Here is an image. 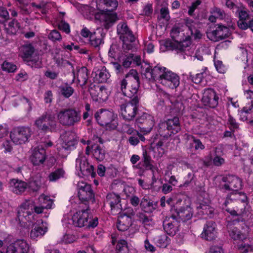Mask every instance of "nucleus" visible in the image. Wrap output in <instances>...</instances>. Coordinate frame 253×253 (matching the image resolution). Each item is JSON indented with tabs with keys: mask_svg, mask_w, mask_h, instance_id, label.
Segmentation results:
<instances>
[{
	"mask_svg": "<svg viewBox=\"0 0 253 253\" xmlns=\"http://www.w3.org/2000/svg\"><path fill=\"white\" fill-rule=\"evenodd\" d=\"M121 89L122 93L118 92L114 97L115 104L120 107V109L126 104L128 100L126 97L131 98L137 95L140 86L138 74L136 70H130L125 75V78L120 82Z\"/></svg>",
	"mask_w": 253,
	"mask_h": 253,
	"instance_id": "obj_1",
	"label": "nucleus"
},
{
	"mask_svg": "<svg viewBox=\"0 0 253 253\" xmlns=\"http://www.w3.org/2000/svg\"><path fill=\"white\" fill-rule=\"evenodd\" d=\"M97 5L104 6L107 10L96 9V23L98 22L105 29H109L118 20L117 14L111 11L116 9L118 6L117 0H96Z\"/></svg>",
	"mask_w": 253,
	"mask_h": 253,
	"instance_id": "obj_2",
	"label": "nucleus"
},
{
	"mask_svg": "<svg viewBox=\"0 0 253 253\" xmlns=\"http://www.w3.org/2000/svg\"><path fill=\"white\" fill-rule=\"evenodd\" d=\"M248 204L246 195L237 192L229 194L224 203L225 211L233 216H239L245 212Z\"/></svg>",
	"mask_w": 253,
	"mask_h": 253,
	"instance_id": "obj_3",
	"label": "nucleus"
},
{
	"mask_svg": "<svg viewBox=\"0 0 253 253\" xmlns=\"http://www.w3.org/2000/svg\"><path fill=\"white\" fill-rule=\"evenodd\" d=\"M59 123L63 126H71L78 123L81 119L80 112L74 109H63L57 114Z\"/></svg>",
	"mask_w": 253,
	"mask_h": 253,
	"instance_id": "obj_4",
	"label": "nucleus"
},
{
	"mask_svg": "<svg viewBox=\"0 0 253 253\" xmlns=\"http://www.w3.org/2000/svg\"><path fill=\"white\" fill-rule=\"evenodd\" d=\"M35 125L39 129L45 132L54 130L57 126L55 115L51 111H47L35 121Z\"/></svg>",
	"mask_w": 253,
	"mask_h": 253,
	"instance_id": "obj_5",
	"label": "nucleus"
},
{
	"mask_svg": "<svg viewBox=\"0 0 253 253\" xmlns=\"http://www.w3.org/2000/svg\"><path fill=\"white\" fill-rule=\"evenodd\" d=\"M32 134L31 127L19 126L12 129L10 137L12 141L16 145H21L29 141Z\"/></svg>",
	"mask_w": 253,
	"mask_h": 253,
	"instance_id": "obj_6",
	"label": "nucleus"
},
{
	"mask_svg": "<svg viewBox=\"0 0 253 253\" xmlns=\"http://www.w3.org/2000/svg\"><path fill=\"white\" fill-rule=\"evenodd\" d=\"M115 118L114 113L107 109H100L96 112V121L98 124L110 129H115L118 126Z\"/></svg>",
	"mask_w": 253,
	"mask_h": 253,
	"instance_id": "obj_7",
	"label": "nucleus"
},
{
	"mask_svg": "<svg viewBox=\"0 0 253 253\" xmlns=\"http://www.w3.org/2000/svg\"><path fill=\"white\" fill-rule=\"evenodd\" d=\"M139 98L136 95L121 109L123 118L127 121L132 120L136 116L138 109Z\"/></svg>",
	"mask_w": 253,
	"mask_h": 253,
	"instance_id": "obj_8",
	"label": "nucleus"
},
{
	"mask_svg": "<svg viewBox=\"0 0 253 253\" xmlns=\"http://www.w3.org/2000/svg\"><path fill=\"white\" fill-rule=\"evenodd\" d=\"M76 168L83 175L95 177L93 164L89 160V158H85L83 156H79L76 161Z\"/></svg>",
	"mask_w": 253,
	"mask_h": 253,
	"instance_id": "obj_9",
	"label": "nucleus"
},
{
	"mask_svg": "<svg viewBox=\"0 0 253 253\" xmlns=\"http://www.w3.org/2000/svg\"><path fill=\"white\" fill-rule=\"evenodd\" d=\"M171 37L189 52L188 47L191 44V38L189 35L185 36L179 27H174L171 30Z\"/></svg>",
	"mask_w": 253,
	"mask_h": 253,
	"instance_id": "obj_10",
	"label": "nucleus"
},
{
	"mask_svg": "<svg viewBox=\"0 0 253 253\" xmlns=\"http://www.w3.org/2000/svg\"><path fill=\"white\" fill-rule=\"evenodd\" d=\"M231 32L229 29L225 26L218 24L215 30L208 31L207 32V37L211 41L217 42L229 37Z\"/></svg>",
	"mask_w": 253,
	"mask_h": 253,
	"instance_id": "obj_11",
	"label": "nucleus"
},
{
	"mask_svg": "<svg viewBox=\"0 0 253 253\" xmlns=\"http://www.w3.org/2000/svg\"><path fill=\"white\" fill-rule=\"evenodd\" d=\"M78 197L82 202L92 200L93 203L94 194L90 184L83 181L78 182L77 184Z\"/></svg>",
	"mask_w": 253,
	"mask_h": 253,
	"instance_id": "obj_12",
	"label": "nucleus"
},
{
	"mask_svg": "<svg viewBox=\"0 0 253 253\" xmlns=\"http://www.w3.org/2000/svg\"><path fill=\"white\" fill-rule=\"evenodd\" d=\"M153 118L147 113H143L135 121V126H137L141 131L146 133L150 132L154 126Z\"/></svg>",
	"mask_w": 253,
	"mask_h": 253,
	"instance_id": "obj_13",
	"label": "nucleus"
},
{
	"mask_svg": "<svg viewBox=\"0 0 253 253\" xmlns=\"http://www.w3.org/2000/svg\"><path fill=\"white\" fill-rule=\"evenodd\" d=\"M222 181L225 182V184L221 185V188L225 190L237 191L242 186L241 179L235 175H228L224 176L222 178Z\"/></svg>",
	"mask_w": 253,
	"mask_h": 253,
	"instance_id": "obj_14",
	"label": "nucleus"
},
{
	"mask_svg": "<svg viewBox=\"0 0 253 253\" xmlns=\"http://www.w3.org/2000/svg\"><path fill=\"white\" fill-rule=\"evenodd\" d=\"M32 207V201L30 200H26L19 206L17 211V217L20 222L25 223L27 221H31L30 216L33 213L32 210H31Z\"/></svg>",
	"mask_w": 253,
	"mask_h": 253,
	"instance_id": "obj_15",
	"label": "nucleus"
},
{
	"mask_svg": "<svg viewBox=\"0 0 253 253\" xmlns=\"http://www.w3.org/2000/svg\"><path fill=\"white\" fill-rule=\"evenodd\" d=\"M160 83L170 89L177 88L180 84V78L175 73L167 69Z\"/></svg>",
	"mask_w": 253,
	"mask_h": 253,
	"instance_id": "obj_16",
	"label": "nucleus"
},
{
	"mask_svg": "<svg viewBox=\"0 0 253 253\" xmlns=\"http://www.w3.org/2000/svg\"><path fill=\"white\" fill-rule=\"evenodd\" d=\"M219 97L214 90L211 88L205 89L202 101L205 106L215 108L218 104Z\"/></svg>",
	"mask_w": 253,
	"mask_h": 253,
	"instance_id": "obj_17",
	"label": "nucleus"
},
{
	"mask_svg": "<svg viewBox=\"0 0 253 253\" xmlns=\"http://www.w3.org/2000/svg\"><path fill=\"white\" fill-rule=\"evenodd\" d=\"M53 204V201L48 196L43 195H41L39 198V204L35 205V202L32 201V208L31 210H33L37 214H40L43 212L44 209H51Z\"/></svg>",
	"mask_w": 253,
	"mask_h": 253,
	"instance_id": "obj_18",
	"label": "nucleus"
},
{
	"mask_svg": "<svg viewBox=\"0 0 253 253\" xmlns=\"http://www.w3.org/2000/svg\"><path fill=\"white\" fill-rule=\"evenodd\" d=\"M29 245L24 240H17L10 244L5 253H28Z\"/></svg>",
	"mask_w": 253,
	"mask_h": 253,
	"instance_id": "obj_19",
	"label": "nucleus"
},
{
	"mask_svg": "<svg viewBox=\"0 0 253 253\" xmlns=\"http://www.w3.org/2000/svg\"><path fill=\"white\" fill-rule=\"evenodd\" d=\"M176 214H173L172 216L178 221L185 222L191 218L193 216V211L190 207L186 206L180 208H176L174 209Z\"/></svg>",
	"mask_w": 253,
	"mask_h": 253,
	"instance_id": "obj_20",
	"label": "nucleus"
},
{
	"mask_svg": "<svg viewBox=\"0 0 253 253\" xmlns=\"http://www.w3.org/2000/svg\"><path fill=\"white\" fill-rule=\"evenodd\" d=\"M120 202V197L115 193L108 194L106 196V204L109 205L111 210L116 212L120 213L122 211Z\"/></svg>",
	"mask_w": 253,
	"mask_h": 253,
	"instance_id": "obj_21",
	"label": "nucleus"
},
{
	"mask_svg": "<svg viewBox=\"0 0 253 253\" xmlns=\"http://www.w3.org/2000/svg\"><path fill=\"white\" fill-rule=\"evenodd\" d=\"M178 222L172 215L163 221L165 231L170 236H174L178 230Z\"/></svg>",
	"mask_w": 253,
	"mask_h": 253,
	"instance_id": "obj_22",
	"label": "nucleus"
},
{
	"mask_svg": "<svg viewBox=\"0 0 253 253\" xmlns=\"http://www.w3.org/2000/svg\"><path fill=\"white\" fill-rule=\"evenodd\" d=\"M117 33L120 36V39L121 40H126V39L128 38L131 42L135 41V37L125 23H120L118 25Z\"/></svg>",
	"mask_w": 253,
	"mask_h": 253,
	"instance_id": "obj_23",
	"label": "nucleus"
},
{
	"mask_svg": "<svg viewBox=\"0 0 253 253\" xmlns=\"http://www.w3.org/2000/svg\"><path fill=\"white\" fill-rule=\"evenodd\" d=\"M216 224L213 221H207L204 227L203 232L202 233L203 238L208 241L213 240L216 236Z\"/></svg>",
	"mask_w": 253,
	"mask_h": 253,
	"instance_id": "obj_24",
	"label": "nucleus"
},
{
	"mask_svg": "<svg viewBox=\"0 0 253 253\" xmlns=\"http://www.w3.org/2000/svg\"><path fill=\"white\" fill-rule=\"evenodd\" d=\"M88 208L85 210L77 211L72 216L73 224L76 227H82L87 221V211Z\"/></svg>",
	"mask_w": 253,
	"mask_h": 253,
	"instance_id": "obj_25",
	"label": "nucleus"
},
{
	"mask_svg": "<svg viewBox=\"0 0 253 253\" xmlns=\"http://www.w3.org/2000/svg\"><path fill=\"white\" fill-rule=\"evenodd\" d=\"M63 141L62 146L66 150L70 149L76 144L75 134L72 131H66L61 135Z\"/></svg>",
	"mask_w": 253,
	"mask_h": 253,
	"instance_id": "obj_26",
	"label": "nucleus"
},
{
	"mask_svg": "<svg viewBox=\"0 0 253 253\" xmlns=\"http://www.w3.org/2000/svg\"><path fill=\"white\" fill-rule=\"evenodd\" d=\"M27 188V183L21 180L12 179L9 181L10 190L16 194H21L25 191Z\"/></svg>",
	"mask_w": 253,
	"mask_h": 253,
	"instance_id": "obj_27",
	"label": "nucleus"
},
{
	"mask_svg": "<svg viewBox=\"0 0 253 253\" xmlns=\"http://www.w3.org/2000/svg\"><path fill=\"white\" fill-rule=\"evenodd\" d=\"M45 158V150L44 149L38 147L34 149L31 160L34 165H39L43 163Z\"/></svg>",
	"mask_w": 253,
	"mask_h": 253,
	"instance_id": "obj_28",
	"label": "nucleus"
},
{
	"mask_svg": "<svg viewBox=\"0 0 253 253\" xmlns=\"http://www.w3.org/2000/svg\"><path fill=\"white\" fill-rule=\"evenodd\" d=\"M132 219L130 216L126 214L118 217L117 227L119 231H125L132 225Z\"/></svg>",
	"mask_w": 253,
	"mask_h": 253,
	"instance_id": "obj_29",
	"label": "nucleus"
},
{
	"mask_svg": "<svg viewBox=\"0 0 253 253\" xmlns=\"http://www.w3.org/2000/svg\"><path fill=\"white\" fill-rule=\"evenodd\" d=\"M142 210L148 213L154 211L158 207V202L150 200L148 197H144L140 203Z\"/></svg>",
	"mask_w": 253,
	"mask_h": 253,
	"instance_id": "obj_30",
	"label": "nucleus"
},
{
	"mask_svg": "<svg viewBox=\"0 0 253 253\" xmlns=\"http://www.w3.org/2000/svg\"><path fill=\"white\" fill-rule=\"evenodd\" d=\"M227 228L230 237L234 240H243L246 238V235L232 223H228Z\"/></svg>",
	"mask_w": 253,
	"mask_h": 253,
	"instance_id": "obj_31",
	"label": "nucleus"
},
{
	"mask_svg": "<svg viewBox=\"0 0 253 253\" xmlns=\"http://www.w3.org/2000/svg\"><path fill=\"white\" fill-rule=\"evenodd\" d=\"M184 24L190 31L191 35L193 36L195 39H200L202 37V34L197 29V23L191 19H184Z\"/></svg>",
	"mask_w": 253,
	"mask_h": 253,
	"instance_id": "obj_32",
	"label": "nucleus"
},
{
	"mask_svg": "<svg viewBox=\"0 0 253 253\" xmlns=\"http://www.w3.org/2000/svg\"><path fill=\"white\" fill-rule=\"evenodd\" d=\"M164 45L165 46L167 50H175L178 53H184L185 54H187V51L182 47L178 42H173L169 39H167L164 42Z\"/></svg>",
	"mask_w": 253,
	"mask_h": 253,
	"instance_id": "obj_33",
	"label": "nucleus"
},
{
	"mask_svg": "<svg viewBox=\"0 0 253 253\" xmlns=\"http://www.w3.org/2000/svg\"><path fill=\"white\" fill-rule=\"evenodd\" d=\"M236 13H238L239 20L238 21V26L242 30H246L249 28L248 22L246 20L249 17L248 13L245 10H239V8Z\"/></svg>",
	"mask_w": 253,
	"mask_h": 253,
	"instance_id": "obj_34",
	"label": "nucleus"
},
{
	"mask_svg": "<svg viewBox=\"0 0 253 253\" xmlns=\"http://www.w3.org/2000/svg\"><path fill=\"white\" fill-rule=\"evenodd\" d=\"M166 122L169 126V130H170L171 134H176L181 130L179 120L177 117L169 119L166 121Z\"/></svg>",
	"mask_w": 253,
	"mask_h": 253,
	"instance_id": "obj_35",
	"label": "nucleus"
},
{
	"mask_svg": "<svg viewBox=\"0 0 253 253\" xmlns=\"http://www.w3.org/2000/svg\"><path fill=\"white\" fill-rule=\"evenodd\" d=\"M20 24L18 21L13 19L10 21L7 26L4 25V30L8 35H14L20 29Z\"/></svg>",
	"mask_w": 253,
	"mask_h": 253,
	"instance_id": "obj_36",
	"label": "nucleus"
},
{
	"mask_svg": "<svg viewBox=\"0 0 253 253\" xmlns=\"http://www.w3.org/2000/svg\"><path fill=\"white\" fill-rule=\"evenodd\" d=\"M167 69H168L165 67L159 66H155L152 69V81L159 80L160 82H161Z\"/></svg>",
	"mask_w": 253,
	"mask_h": 253,
	"instance_id": "obj_37",
	"label": "nucleus"
},
{
	"mask_svg": "<svg viewBox=\"0 0 253 253\" xmlns=\"http://www.w3.org/2000/svg\"><path fill=\"white\" fill-rule=\"evenodd\" d=\"M43 181L41 175L38 174L29 182V187L33 191L37 192L40 189Z\"/></svg>",
	"mask_w": 253,
	"mask_h": 253,
	"instance_id": "obj_38",
	"label": "nucleus"
},
{
	"mask_svg": "<svg viewBox=\"0 0 253 253\" xmlns=\"http://www.w3.org/2000/svg\"><path fill=\"white\" fill-rule=\"evenodd\" d=\"M77 76V80L80 85L81 86L84 85L87 80V69L84 67H83L79 69L78 71Z\"/></svg>",
	"mask_w": 253,
	"mask_h": 253,
	"instance_id": "obj_39",
	"label": "nucleus"
},
{
	"mask_svg": "<svg viewBox=\"0 0 253 253\" xmlns=\"http://www.w3.org/2000/svg\"><path fill=\"white\" fill-rule=\"evenodd\" d=\"M141 72L147 80L152 81V68L149 64L143 63L141 66Z\"/></svg>",
	"mask_w": 253,
	"mask_h": 253,
	"instance_id": "obj_40",
	"label": "nucleus"
},
{
	"mask_svg": "<svg viewBox=\"0 0 253 253\" xmlns=\"http://www.w3.org/2000/svg\"><path fill=\"white\" fill-rule=\"evenodd\" d=\"M154 241L160 247L166 248L169 244V238L165 233L157 236L154 238Z\"/></svg>",
	"mask_w": 253,
	"mask_h": 253,
	"instance_id": "obj_41",
	"label": "nucleus"
},
{
	"mask_svg": "<svg viewBox=\"0 0 253 253\" xmlns=\"http://www.w3.org/2000/svg\"><path fill=\"white\" fill-rule=\"evenodd\" d=\"M109 77L110 74L104 67L101 70H98L97 73H96V80L98 83L106 82Z\"/></svg>",
	"mask_w": 253,
	"mask_h": 253,
	"instance_id": "obj_42",
	"label": "nucleus"
},
{
	"mask_svg": "<svg viewBox=\"0 0 253 253\" xmlns=\"http://www.w3.org/2000/svg\"><path fill=\"white\" fill-rule=\"evenodd\" d=\"M158 132L160 135L164 137L168 138L171 135L169 126L166 121L161 122L159 125Z\"/></svg>",
	"mask_w": 253,
	"mask_h": 253,
	"instance_id": "obj_43",
	"label": "nucleus"
},
{
	"mask_svg": "<svg viewBox=\"0 0 253 253\" xmlns=\"http://www.w3.org/2000/svg\"><path fill=\"white\" fill-rule=\"evenodd\" d=\"M99 90L97 91V94L96 95V101L99 103H102L105 101L108 97V93L107 89L104 86H98Z\"/></svg>",
	"mask_w": 253,
	"mask_h": 253,
	"instance_id": "obj_44",
	"label": "nucleus"
},
{
	"mask_svg": "<svg viewBox=\"0 0 253 253\" xmlns=\"http://www.w3.org/2000/svg\"><path fill=\"white\" fill-rule=\"evenodd\" d=\"M21 52L23 58L28 59L31 57L33 54L34 48L30 44H25L21 47Z\"/></svg>",
	"mask_w": 253,
	"mask_h": 253,
	"instance_id": "obj_45",
	"label": "nucleus"
},
{
	"mask_svg": "<svg viewBox=\"0 0 253 253\" xmlns=\"http://www.w3.org/2000/svg\"><path fill=\"white\" fill-rule=\"evenodd\" d=\"M198 212L203 215H207L211 217L213 214V209L207 205L200 204L197 207Z\"/></svg>",
	"mask_w": 253,
	"mask_h": 253,
	"instance_id": "obj_46",
	"label": "nucleus"
},
{
	"mask_svg": "<svg viewBox=\"0 0 253 253\" xmlns=\"http://www.w3.org/2000/svg\"><path fill=\"white\" fill-rule=\"evenodd\" d=\"M46 232V228L40 226H35L31 231L30 236L31 238L36 239L37 238L42 237Z\"/></svg>",
	"mask_w": 253,
	"mask_h": 253,
	"instance_id": "obj_47",
	"label": "nucleus"
},
{
	"mask_svg": "<svg viewBox=\"0 0 253 253\" xmlns=\"http://www.w3.org/2000/svg\"><path fill=\"white\" fill-rule=\"evenodd\" d=\"M117 253H129L127 243L125 240H120L118 241L116 247Z\"/></svg>",
	"mask_w": 253,
	"mask_h": 253,
	"instance_id": "obj_48",
	"label": "nucleus"
},
{
	"mask_svg": "<svg viewBox=\"0 0 253 253\" xmlns=\"http://www.w3.org/2000/svg\"><path fill=\"white\" fill-rule=\"evenodd\" d=\"M65 171L62 169H58L49 174L48 178L50 181H55L61 177H63Z\"/></svg>",
	"mask_w": 253,
	"mask_h": 253,
	"instance_id": "obj_49",
	"label": "nucleus"
},
{
	"mask_svg": "<svg viewBox=\"0 0 253 253\" xmlns=\"http://www.w3.org/2000/svg\"><path fill=\"white\" fill-rule=\"evenodd\" d=\"M186 138L188 140H191L195 144L194 148L195 150H203L205 149V146L201 140L199 139L196 138V137L191 135H187Z\"/></svg>",
	"mask_w": 253,
	"mask_h": 253,
	"instance_id": "obj_50",
	"label": "nucleus"
},
{
	"mask_svg": "<svg viewBox=\"0 0 253 253\" xmlns=\"http://www.w3.org/2000/svg\"><path fill=\"white\" fill-rule=\"evenodd\" d=\"M9 18L8 11L3 7H0V23L4 24Z\"/></svg>",
	"mask_w": 253,
	"mask_h": 253,
	"instance_id": "obj_51",
	"label": "nucleus"
},
{
	"mask_svg": "<svg viewBox=\"0 0 253 253\" xmlns=\"http://www.w3.org/2000/svg\"><path fill=\"white\" fill-rule=\"evenodd\" d=\"M123 42V49L125 52H127L129 50H133L135 48L134 42H131L129 39L126 38V40H122Z\"/></svg>",
	"mask_w": 253,
	"mask_h": 253,
	"instance_id": "obj_52",
	"label": "nucleus"
},
{
	"mask_svg": "<svg viewBox=\"0 0 253 253\" xmlns=\"http://www.w3.org/2000/svg\"><path fill=\"white\" fill-rule=\"evenodd\" d=\"M1 68L3 71L7 72H13L16 70V67L10 62L4 61L1 65Z\"/></svg>",
	"mask_w": 253,
	"mask_h": 253,
	"instance_id": "obj_53",
	"label": "nucleus"
},
{
	"mask_svg": "<svg viewBox=\"0 0 253 253\" xmlns=\"http://www.w3.org/2000/svg\"><path fill=\"white\" fill-rule=\"evenodd\" d=\"M133 61V54L130 53L127 55H126L123 59L122 65L124 68H129Z\"/></svg>",
	"mask_w": 253,
	"mask_h": 253,
	"instance_id": "obj_54",
	"label": "nucleus"
},
{
	"mask_svg": "<svg viewBox=\"0 0 253 253\" xmlns=\"http://www.w3.org/2000/svg\"><path fill=\"white\" fill-rule=\"evenodd\" d=\"M227 125L230 129L232 131H234L239 127L238 123H237L235 119L230 115L229 116L228 119Z\"/></svg>",
	"mask_w": 253,
	"mask_h": 253,
	"instance_id": "obj_55",
	"label": "nucleus"
},
{
	"mask_svg": "<svg viewBox=\"0 0 253 253\" xmlns=\"http://www.w3.org/2000/svg\"><path fill=\"white\" fill-rule=\"evenodd\" d=\"M48 38L53 41H60L62 39L61 35L60 33L56 30H52L48 35Z\"/></svg>",
	"mask_w": 253,
	"mask_h": 253,
	"instance_id": "obj_56",
	"label": "nucleus"
},
{
	"mask_svg": "<svg viewBox=\"0 0 253 253\" xmlns=\"http://www.w3.org/2000/svg\"><path fill=\"white\" fill-rule=\"evenodd\" d=\"M81 142L82 143H83L84 144H87V146L86 147V149H85V153L86 155H89L90 154H92V156L91 157V158L94 159V157H93V144H90V141H89V140H87V141H85L84 139H82L81 140Z\"/></svg>",
	"mask_w": 253,
	"mask_h": 253,
	"instance_id": "obj_57",
	"label": "nucleus"
},
{
	"mask_svg": "<svg viewBox=\"0 0 253 253\" xmlns=\"http://www.w3.org/2000/svg\"><path fill=\"white\" fill-rule=\"evenodd\" d=\"M143 159L145 167L147 169H151L152 167V165L151 164L152 160L151 157L148 155L146 151L143 152Z\"/></svg>",
	"mask_w": 253,
	"mask_h": 253,
	"instance_id": "obj_58",
	"label": "nucleus"
},
{
	"mask_svg": "<svg viewBox=\"0 0 253 253\" xmlns=\"http://www.w3.org/2000/svg\"><path fill=\"white\" fill-rule=\"evenodd\" d=\"M202 3L201 0H196L195 1L192 3L191 5L188 7V13L189 15L192 16L194 10L200 5Z\"/></svg>",
	"mask_w": 253,
	"mask_h": 253,
	"instance_id": "obj_59",
	"label": "nucleus"
},
{
	"mask_svg": "<svg viewBox=\"0 0 253 253\" xmlns=\"http://www.w3.org/2000/svg\"><path fill=\"white\" fill-rule=\"evenodd\" d=\"M211 13L214 14V16H215L217 18L220 19H223L225 16V13L224 11L217 7H214Z\"/></svg>",
	"mask_w": 253,
	"mask_h": 253,
	"instance_id": "obj_60",
	"label": "nucleus"
},
{
	"mask_svg": "<svg viewBox=\"0 0 253 253\" xmlns=\"http://www.w3.org/2000/svg\"><path fill=\"white\" fill-rule=\"evenodd\" d=\"M74 89L71 86H64L61 89L62 94L66 97H70L73 93Z\"/></svg>",
	"mask_w": 253,
	"mask_h": 253,
	"instance_id": "obj_61",
	"label": "nucleus"
},
{
	"mask_svg": "<svg viewBox=\"0 0 253 253\" xmlns=\"http://www.w3.org/2000/svg\"><path fill=\"white\" fill-rule=\"evenodd\" d=\"M214 65L216 70L219 73L223 74L225 72V66L223 65L222 62L220 61H216L214 62Z\"/></svg>",
	"mask_w": 253,
	"mask_h": 253,
	"instance_id": "obj_62",
	"label": "nucleus"
},
{
	"mask_svg": "<svg viewBox=\"0 0 253 253\" xmlns=\"http://www.w3.org/2000/svg\"><path fill=\"white\" fill-rule=\"evenodd\" d=\"M58 27L60 30L63 31L67 34H69L70 32L69 25L65 21H61L59 23Z\"/></svg>",
	"mask_w": 253,
	"mask_h": 253,
	"instance_id": "obj_63",
	"label": "nucleus"
},
{
	"mask_svg": "<svg viewBox=\"0 0 253 253\" xmlns=\"http://www.w3.org/2000/svg\"><path fill=\"white\" fill-rule=\"evenodd\" d=\"M44 76L51 80L55 79L58 76V73L48 69L44 72Z\"/></svg>",
	"mask_w": 253,
	"mask_h": 253,
	"instance_id": "obj_64",
	"label": "nucleus"
}]
</instances>
